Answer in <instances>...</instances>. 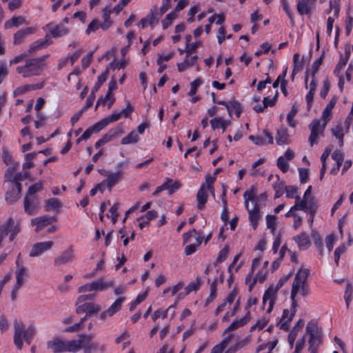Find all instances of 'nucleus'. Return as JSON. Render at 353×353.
Masks as SVG:
<instances>
[{"label":"nucleus","instance_id":"obj_1","mask_svg":"<svg viewBox=\"0 0 353 353\" xmlns=\"http://www.w3.org/2000/svg\"><path fill=\"white\" fill-rule=\"evenodd\" d=\"M48 57V54H45L41 57L26 59L24 65L17 68V72L23 77L37 75L45 66V61Z\"/></svg>","mask_w":353,"mask_h":353},{"label":"nucleus","instance_id":"obj_2","mask_svg":"<svg viewBox=\"0 0 353 353\" xmlns=\"http://www.w3.org/2000/svg\"><path fill=\"white\" fill-rule=\"evenodd\" d=\"M14 343L19 350H21L23 347V339L30 345L34 334L35 328L32 325H30L27 329H25V325L17 321H14Z\"/></svg>","mask_w":353,"mask_h":353},{"label":"nucleus","instance_id":"obj_3","mask_svg":"<svg viewBox=\"0 0 353 353\" xmlns=\"http://www.w3.org/2000/svg\"><path fill=\"white\" fill-rule=\"evenodd\" d=\"M306 334L310 336L308 343L309 353H317L318 348L322 343V331L319 328L317 323L310 321L306 326Z\"/></svg>","mask_w":353,"mask_h":353},{"label":"nucleus","instance_id":"obj_4","mask_svg":"<svg viewBox=\"0 0 353 353\" xmlns=\"http://www.w3.org/2000/svg\"><path fill=\"white\" fill-rule=\"evenodd\" d=\"M310 276V270L307 268L299 269L295 274L291 290V300L293 302V312H294V307H297V302L296 301V296L300 290V285L307 283V279Z\"/></svg>","mask_w":353,"mask_h":353},{"label":"nucleus","instance_id":"obj_5","mask_svg":"<svg viewBox=\"0 0 353 353\" xmlns=\"http://www.w3.org/2000/svg\"><path fill=\"white\" fill-rule=\"evenodd\" d=\"M290 275L284 276L278 281L275 287L270 286L268 289L265 292L263 297V306H264L267 301H268L269 307L268 308L267 313H270L272 311L274 305L277 298V292L287 281Z\"/></svg>","mask_w":353,"mask_h":353},{"label":"nucleus","instance_id":"obj_6","mask_svg":"<svg viewBox=\"0 0 353 353\" xmlns=\"http://www.w3.org/2000/svg\"><path fill=\"white\" fill-rule=\"evenodd\" d=\"M20 231V222L15 221L12 217H10L6 223L0 225V238L3 239L10 233V241H12Z\"/></svg>","mask_w":353,"mask_h":353},{"label":"nucleus","instance_id":"obj_7","mask_svg":"<svg viewBox=\"0 0 353 353\" xmlns=\"http://www.w3.org/2000/svg\"><path fill=\"white\" fill-rule=\"evenodd\" d=\"M327 121H323L321 124V121L319 119L313 120L309 125L311 130L310 135L309 137V142L311 146L318 143V137L323 135V132Z\"/></svg>","mask_w":353,"mask_h":353},{"label":"nucleus","instance_id":"obj_8","mask_svg":"<svg viewBox=\"0 0 353 353\" xmlns=\"http://www.w3.org/2000/svg\"><path fill=\"white\" fill-rule=\"evenodd\" d=\"M8 185V188L6 192L5 199L8 203L13 204L21 197L22 185L13 182Z\"/></svg>","mask_w":353,"mask_h":353},{"label":"nucleus","instance_id":"obj_9","mask_svg":"<svg viewBox=\"0 0 353 353\" xmlns=\"http://www.w3.org/2000/svg\"><path fill=\"white\" fill-rule=\"evenodd\" d=\"M74 250L72 245H70L65 250L56 257L54 260V265L59 267L63 264L71 263L74 259Z\"/></svg>","mask_w":353,"mask_h":353},{"label":"nucleus","instance_id":"obj_10","mask_svg":"<svg viewBox=\"0 0 353 353\" xmlns=\"http://www.w3.org/2000/svg\"><path fill=\"white\" fill-rule=\"evenodd\" d=\"M54 242L51 241L37 243L32 245V250L29 254V256H38L43 254V252L50 250L52 248Z\"/></svg>","mask_w":353,"mask_h":353},{"label":"nucleus","instance_id":"obj_11","mask_svg":"<svg viewBox=\"0 0 353 353\" xmlns=\"http://www.w3.org/2000/svg\"><path fill=\"white\" fill-rule=\"evenodd\" d=\"M24 211L28 215H32L39 208V201L35 196H26L23 201Z\"/></svg>","mask_w":353,"mask_h":353},{"label":"nucleus","instance_id":"obj_12","mask_svg":"<svg viewBox=\"0 0 353 353\" xmlns=\"http://www.w3.org/2000/svg\"><path fill=\"white\" fill-rule=\"evenodd\" d=\"M47 347L54 353H61L66 352L65 341H63L59 338H54L52 340L48 341Z\"/></svg>","mask_w":353,"mask_h":353},{"label":"nucleus","instance_id":"obj_13","mask_svg":"<svg viewBox=\"0 0 353 353\" xmlns=\"http://www.w3.org/2000/svg\"><path fill=\"white\" fill-rule=\"evenodd\" d=\"M54 221L53 217L48 215L34 218L31 220V223L33 225H36L35 231L39 232L46 226L51 224Z\"/></svg>","mask_w":353,"mask_h":353},{"label":"nucleus","instance_id":"obj_14","mask_svg":"<svg viewBox=\"0 0 353 353\" xmlns=\"http://www.w3.org/2000/svg\"><path fill=\"white\" fill-rule=\"evenodd\" d=\"M52 43L50 37L48 34H46L44 39H41L33 42L28 50L29 54H33L38 50L46 48L50 44Z\"/></svg>","mask_w":353,"mask_h":353},{"label":"nucleus","instance_id":"obj_15","mask_svg":"<svg viewBox=\"0 0 353 353\" xmlns=\"http://www.w3.org/2000/svg\"><path fill=\"white\" fill-rule=\"evenodd\" d=\"M249 214V221L254 230H256L258 226V221L261 217L260 206L256 202L252 209L248 210Z\"/></svg>","mask_w":353,"mask_h":353},{"label":"nucleus","instance_id":"obj_16","mask_svg":"<svg viewBox=\"0 0 353 353\" xmlns=\"http://www.w3.org/2000/svg\"><path fill=\"white\" fill-rule=\"evenodd\" d=\"M114 281L111 280L110 281H106L104 280L103 277H101L94 281L92 282V290L93 291H104L109 288H112L114 285Z\"/></svg>","mask_w":353,"mask_h":353},{"label":"nucleus","instance_id":"obj_17","mask_svg":"<svg viewBox=\"0 0 353 353\" xmlns=\"http://www.w3.org/2000/svg\"><path fill=\"white\" fill-rule=\"evenodd\" d=\"M263 133L266 138L268 139V141L265 140V139L260 137V136H254L250 135L249 137V139L252 141L256 145H263L267 144H272L273 143V137L270 132H269L268 130H265L263 131Z\"/></svg>","mask_w":353,"mask_h":353},{"label":"nucleus","instance_id":"obj_18","mask_svg":"<svg viewBox=\"0 0 353 353\" xmlns=\"http://www.w3.org/2000/svg\"><path fill=\"white\" fill-rule=\"evenodd\" d=\"M122 174L121 170H118L114 173H106V185L110 192L112 191V188L121 180Z\"/></svg>","mask_w":353,"mask_h":353},{"label":"nucleus","instance_id":"obj_19","mask_svg":"<svg viewBox=\"0 0 353 353\" xmlns=\"http://www.w3.org/2000/svg\"><path fill=\"white\" fill-rule=\"evenodd\" d=\"M34 28L32 27L26 28L17 31L14 35V45L21 44L26 37L34 33Z\"/></svg>","mask_w":353,"mask_h":353},{"label":"nucleus","instance_id":"obj_20","mask_svg":"<svg viewBox=\"0 0 353 353\" xmlns=\"http://www.w3.org/2000/svg\"><path fill=\"white\" fill-rule=\"evenodd\" d=\"M207 190L208 189L205 188V185L203 184L197 192L196 200L197 208L199 210L203 209L204 205L208 201V195L207 193Z\"/></svg>","mask_w":353,"mask_h":353},{"label":"nucleus","instance_id":"obj_21","mask_svg":"<svg viewBox=\"0 0 353 353\" xmlns=\"http://www.w3.org/2000/svg\"><path fill=\"white\" fill-rule=\"evenodd\" d=\"M315 0H300L297 3V11L300 14H310Z\"/></svg>","mask_w":353,"mask_h":353},{"label":"nucleus","instance_id":"obj_22","mask_svg":"<svg viewBox=\"0 0 353 353\" xmlns=\"http://www.w3.org/2000/svg\"><path fill=\"white\" fill-rule=\"evenodd\" d=\"M243 197L245 199V207L247 210H248L249 207V201H251L255 205L256 202L258 203L259 198H256V192L255 188L253 185L251 186L250 189L243 194Z\"/></svg>","mask_w":353,"mask_h":353},{"label":"nucleus","instance_id":"obj_23","mask_svg":"<svg viewBox=\"0 0 353 353\" xmlns=\"http://www.w3.org/2000/svg\"><path fill=\"white\" fill-rule=\"evenodd\" d=\"M276 141L278 145L288 143L289 134L288 133V130L285 127H281L277 130Z\"/></svg>","mask_w":353,"mask_h":353},{"label":"nucleus","instance_id":"obj_24","mask_svg":"<svg viewBox=\"0 0 353 353\" xmlns=\"http://www.w3.org/2000/svg\"><path fill=\"white\" fill-rule=\"evenodd\" d=\"M19 167V163L13 162L12 165L8 168V169L6 170L4 178H5V183H14V172L16 171V170Z\"/></svg>","mask_w":353,"mask_h":353},{"label":"nucleus","instance_id":"obj_25","mask_svg":"<svg viewBox=\"0 0 353 353\" xmlns=\"http://www.w3.org/2000/svg\"><path fill=\"white\" fill-rule=\"evenodd\" d=\"M337 101V97H333L332 99L330 101L328 104L326 105L325 108L322 112V119L325 121H327L330 120V116L332 112V110L334 108Z\"/></svg>","mask_w":353,"mask_h":353},{"label":"nucleus","instance_id":"obj_26","mask_svg":"<svg viewBox=\"0 0 353 353\" xmlns=\"http://www.w3.org/2000/svg\"><path fill=\"white\" fill-rule=\"evenodd\" d=\"M28 270L24 266L21 265L17 268L15 272L16 274V283L17 288H20L23 283V277L27 274Z\"/></svg>","mask_w":353,"mask_h":353},{"label":"nucleus","instance_id":"obj_27","mask_svg":"<svg viewBox=\"0 0 353 353\" xmlns=\"http://www.w3.org/2000/svg\"><path fill=\"white\" fill-rule=\"evenodd\" d=\"M294 239L298 243L300 249H307L310 245L309 238L305 233L294 236Z\"/></svg>","mask_w":353,"mask_h":353},{"label":"nucleus","instance_id":"obj_28","mask_svg":"<svg viewBox=\"0 0 353 353\" xmlns=\"http://www.w3.org/2000/svg\"><path fill=\"white\" fill-rule=\"evenodd\" d=\"M68 32L69 30L68 28L62 24H59L50 30V34L54 38H58L65 35L68 33Z\"/></svg>","mask_w":353,"mask_h":353},{"label":"nucleus","instance_id":"obj_29","mask_svg":"<svg viewBox=\"0 0 353 353\" xmlns=\"http://www.w3.org/2000/svg\"><path fill=\"white\" fill-rule=\"evenodd\" d=\"M125 300V297H119L118 298L114 303L110 305V307L106 310L108 312V315L109 316H113L116 312L119 311L121 308V305L123 301Z\"/></svg>","mask_w":353,"mask_h":353},{"label":"nucleus","instance_id":"obj_30","mask_svg":"<svg viewBox=\"0 0 353 353\" xmlns=\"http://www.w3.org/2000/svg\"><path fill=\"white\" fill-rule=\"evenodd\" d=\"M159 13L158 12L157 8L155 6L150 10V13L147 15L148 23L153 28L159 23L160 18Z\"/></svg>","mask_w":353,"mask_h":353},{"label":"nucleus","instance_id":"obj_31","mask_svg":"<svg viewBox=\"0 0 353 353\" xmlns=\"http://www.w3.org/2000/svg\"><path fill=\"white\" fill-rule=\"evenodd\" d=\"M300 54L295 53L293 56V70L292 76H295L296 74L301 72L303 68V60H299Z\"/></svg>","mask_w":353,"mask_h":353},{"label":"nucleus","instance_id":"obj_32","mask_svg":"<svg viewBox=\"0 0 353 353\" xmlns=\"http://www.w3.org/2000/svg\"><path fill=\"white\" fill-rule=\"evenodd\" d=\"M139 140V137L135 131H132L130 132L126 137H123L121 141V143L122 145H127V144H134L137 143Z\"/></svg>","mask_w":353,"mask_h":353},{"label":"nucleus","instance_id":"obj_33","mask_svg":"<svg viewBox=\"0 0 353 353\" xmlns=\"http://www.w3.org/2000/svg\"><path fill=\"white\" fill-rule=\"evenodd\" d=\"M277 181L273 184V189L275 191L274 198L277 199L281 197L283 194V190L285 187L283 181H279V176L276 175Z\"/></svg>","mask_w":353,"mask_h":353},{"label":"nucleus","instance_id":"obj_34","mask_svg":"<svg viewBox=\"0 0 353 353\" xmlns=\"http://www.w3.org/2000/svg\"><path fill=\"white\" fill-rule=\"evenodd\" d=\"M61 207V203L59 199L57 198H51L46 201V211H50L56 210Z\"/></svg>","mask_w":353,"mask_h":353},{"label":"nucleus","instance_id":"obj_35","mask_svg":"<svg viewBox=\"0 0 353 353\" xmlns=\"http://www.w3.org/2000/svg\"><path fill=\"white\" fill-rule=\"evenodd\" d=\"M202 283V281L199 277H197L193 282L190 283L185 288V294H190L192 291H197Z\"/></svg>","mask_w":353,"mask_h":353},{"label":"nucleus","instance_id":"obj_36","mask_svg":"<svg viewBox=\"0 0 353 353\" xmlns=\"http://www.w3.org/2000/svg\"><path fill=\"white\" fill-rule=\"evenodd\" d=\"M108 74H109V69H108V68H107L105 69V70L101 75L99 76L98 81L95 83L92 91H93L94 92H97L98 91V90L101 86V85L106 81Z\"/></svg>","mask_w":353,"mask_h":353},{"label":"nucleus","instance_id":"obj_37","mask_svg":"<svg viewBox=\"0 0 353 353\" xmlns=\"http://www.w3.org/2000/svg\"><path fill=\"white\" fill-rule=\"evenodd\" d=\"M298 110H299V108L296 105V104L294 103L292 105L291 110L288 114L287 121H288V125L291 127H295V125L296 124V121L293 119L295 117V115L296 114V113L298 112Z\"/></svg>","mask_w":353,"mask_h":353},{"label":"nucleus","instance_id":"obj_38","mask_svg":"<svg viewBox=\"0 0 353 353\" xmlns=\"http://www.w3.org/2000/svg\"><path fill=\"white\" fill-rule=\"evenodd\" d=\"M296 307H294V312H293V302H292L291 309H290V315L289 316V319L285 320L283 323H279V327L280 329L288 331L290 328V323L292 320L294 316L295 315L296 312Z\"/></svg>","mask_w":353,"mask_h":353},{"label":"nucleus","instance_id":"obj_39","mask_svg":"<svg viewBox=\"0 0 353 353\" xmlns=\"http://www.w3.org/2000/svg\"><path fill=\"white\" fill-rule=\"evenodd\" d=\"M65 344L66 352H77L81 349L78 340L65 341Z\"/></svg>","mask_w":353,"mask_h":353},{"label":"nucleus","instance_id":"obj_40","mask_svg":"<svg viewBox=\"0 0 353 353\" xmlns=\"http://www.w3.org/2000/svg\"><path fill=\"white\" fill-rule=\"evenodd\" d=\"M245 325V319L234 320L225 330L224 334L234 331Z\"/></svg>","mask_w":353,"mask_h":353},{"label":"nucleus","instance_id":"obj_41","mask_svg":"<svg viewBox=\"0 0 353 353\" xmlns=\"http://www.w3.org/2000/svg\"><path fill=\"white\" fill-rule=\"evenodd\" d=\"M312 238L315 245L319 250L320 254H322L323 243L321 235L316 231L312 230Z\"/></svg>","mask_w":353,"mask_h":353},{"label":"nucleus","instance_id":"obj_42","mask_svg":"<svg viewBox=\"0 0 353 353\" xmlns=\"http://www.w3.org/2000/svg\"><path fill=\"white\" fill-rule=\"evenodd\" d=\"M93 338V334H81L78 339L79 345H81V348H84L85 346L90 345V341L92 340Z\"/></svg>","mask_w":353,"mask_h":353},{"label":"nucleus","instance_id":"obj_43","mask_svg":"<svg viewBox=\"0 0 353 353\" xmlns=\"http://www.w3.org/2000/svg\"><path fill=\"white\" fill-rule=\"evenodd\" d=\"M108 125V121H106L105 118L101 119L99 122L90 127L92 134L100 132L102 129L105 128Z\"/></svg>","mask_w":353,"mask_h":353},{"label":"nucleus","instance_id":"obj_44","mask_svg":"<svg viewBox=\"0 0 353 353\" xmlns=\"http://www.w3.org/2000/svg\"><path fill=\"white\" fill-rule=\"evenodd\" d=\"M108 125V121H106L105 118L101 119L99 122L90 127L92 134L100 132L102 129L105 128Z\"/></svg>","mask_w":353,"mask_h":353},{"label":"nucleus","instance_id":"obj_45","mask_svg":"<svg viewBox=\"0 0 353 353\" xmlns=\"http://www.w3.org/2000/svg\"><path fill=\"white\" fill-rule=\"evenodd\" d=\"M123 133V129L121 124H119L114 128L110 129L108 134L110 135L112 140L120 137Z\"/></svg>","mask_w":353,"mask_h":353},{"label":"nucleus","instance_id":"obj_46","mask_svg":"<svg viewBox=\"0 0 353 353\" xmlns=\"http://www.w3.org/2000/svg\"><path fill=\"white\" fill-rule=\"evenodd\" d=\"M216 283H217V279H215L210 284V294L205 301V305H208L210 302H212L216 298V290H216Z\"/></svg>","mask_w":353,"mask_h":353},{"label":"nucleus","instance_id":"obj_47","mask_svg":"<svg viewBox=\"0 0 353 353\" xmlns=\"http://www.w3.org/2000/svg\"><path fill=\"white\" fill-rule=\"evenodd\" d=\"M177 17V14L175 12H171L168 14L165 19L162 21L163 28L165 30L168 28L172 23V21L175 19Z\"/></svg>","mask_w":353,"mask_h":353},{"label":"nucleus","instance_id":"obj_48","mask_svg":"<svg viewBox=\"0 0 353 353\" xmlns=\"http://www.w3.org/2000/svg\"><path fill=\"white\" fill-rule=\"evenodd\" d=\"M24 22H25L24 17H23L21 16L14 17L9 21L6 23V27H12V26L17 27L19 25L23 24Z\"/></svg>","mask_w":353,"mask_h":353},{"label":"nucleus","instance_id":"obj_49","mask_svg":"<svg viewBox=\"0 0 353 353\" xmlns=\"http://www.w3.org/2000/svg\"><path fill=\"white\" fill-rule=\"evenodd\" d=\"M148 296V291H145L141 294H139L136 299L131 303L130 310H134L136 307L139 305L142 301H143Z\"/></svg>","mask_w":353,"mask_h":353},{"label":"nucleus","instance_id":"obj_50","mask_svg":"<svg viewBox=\"0 0 353 353\" xmlns=\"http://www.w3.org/2000/svg\"><path fill=\"white\" fill-rule=\"evenodd\" d=\"M229 253V248L225 246L222 250H220L219 253V256L216 259V261L214 263V265H216L217 263H221L224 261Z\"/></svg>","mask_w":353,"mask_h":353},{"label":"nucleus","instance_id":"obj_51","mask_svg":"<svg viewBox=\"0 0 353 353\" xmlns=\"http://www.w3.org/2000/svg\"><path fill=\"white\" fill-rule=\"evenodd\" d=\"M43 189V185L41 183H37L30 185L28 188L27 196H34L33 194L41 191Z\"/></svg>","mask_w":353,"mask_h":353},{"label":"nucleus","instance_id":"obj_52","mask_svg":"<svg viewBox=\"0 0 353 353\" xmlns=\"http://www.w3.org/2000/svg\"><path fill=\"white\" fill-rule=\"evenodd\" d=\"M267 227L271 229L272 232L274 233L276 229V220L275 216L268 214L266 216Z\"/></svg>","mask_w":353,"mask_h":353},{"label":"nucleus","instance_id":"obj_53","mask_svg":"<svg viewBox=\"0 0 353 353\" xmlns=\"http://www.w3.org/2000/svg\"><path fill=\"white\" fill-rule=\"evenodd\" d=\"M100 21L98 19H93L88 25V28L85 31L87 34H90L91 32H95L100 28Z\"/></svg>","mask_w":353,"mask_h":353},{"label":"nucleus","instance_id":"obj_54","mask_svg":"<svg viewBox=\"0 0 353 353\" xmlns=\"http://www.w3.org/2000/svg\"><path fill=\"white\" fill-rule=\"evenodd\" d=\"M347 62V58H343V57H341L339 63H337V65L334 70V74L336 76L340 75V73H341L342 69L345 67Z\"/></svg>","mask_w":353,"mask_h":353},{"label":"nucleus","instance_id":"obj_55","mask_svg":"<svg viewBox=\"0 0 353 353\" xmlns=\"http://www.w3.org/2000/svg\"><path fill=\"white\" fill-rule=\"evenodd\" d=\"M101 310V306L97 304L90 303L86 317H90L92 315L98 313Z\"/></svg>","mask_w":353,"mask_h":353},{"label":"nucleus","instance_id":"obj_56","mask_svg":"<svg viewBox=\"0 0 353 353\" xmlns=\"http://www.w3.org/2000/svg\"><path fill=\"white\" fill-rule=\"evenodd\" d=\"M239 305H240V301L239 299H238L236 303H235V305L232 309V312H231V313L230 314L229 312H227L223 316V319H222V321H228L229 319H230V316H233L236 314L237 310H239Z\"/></svg>","mask_w":353,"mask_h":353},{"label":"nucleus","instance_id":"obj_57","mask_svg":"<svg viewBox=\"0 0 353 353\" xmlns=\"http://www.w3.org/2000/svg\"><path fill=\"white\" fill-rule=\"evenodd\" d=\"M352 285L350 283H349L346 286V290H345V295H344L345 301L346 303V306L347 308L349 307L350 302L352 299Z\"/></svg>","mask_w":353,"mask_h":353},{"label":"nucleus","instance_id":"obj_58","mask_svg":"<svg viewBox=\"0 0 353 353\" xmlns=\"http://www.w3.org/2000/svg\"><path fill=\"white\" fill-rule=\"evenodd\" d=\"M278 94L279 93L276 92L275 96L272 99H270L269 97H265L263 100L264 108H268V106H274L276 102Z\"/></svg>","mask_w":353,"mask_h":353},{"label":"nucleus","instance_id":"obj_59","mask_svg":"<svg viewBox=\"0 0 353 353\" xmlns=\"http://www.w3.org/2000/svg\"><path fill=\"white\" fill-rule=\"evenodd\" d=\"M202 83V80L201 79H196L194 81H192L191 85L190 90L188 92L189 96H193L196 94L197 88Z\"/></svg>","mask_w":353,"mask_h":353},{"label":"nucleus","instance_id":"obj_60","mask_svg":"<svg viewBox=\"0 0 353 353\" xmlns=\"http://www.w3.org/2000/svg\"><path fill=\"white\" fill-rule=\"evenodd\" d=\"M323 55H321L318 59H316L312 64V77H314L316 73L318 72L320 65L323 63Z\"/></svg>","mask_w":353,"mask_h":353},{"label":"nucleus","instance_id":"obj_61","mask_svg":"<svg viewBox=\"0 0 353 353\" xmlns=\"http://www.w3.org/2000/svg\"><path fill=\"white\" fill-rule=\"evenodd\" d=\"M277 166L283 172H286L288 170L289 165L283 157H279L277 159Z\"/></svg>","mask_w":353,"mask_h":353},{"label":"nucleus","instance_id":"obj_62","mask_svg":"<svg viewBox=\"0 0 353 353\" xmlns=\"http://www.w3.org/2000/svg\"><path fill=\"white\" fill-rule=\"evenodd\" d=\"M286 197L294 198L297 193L298 188L294 185H288L285 187Z\"/></svg>","mask_w":353,"mask_h":353},{"label":"nucleus","instance_id":"obj_63","mask_svg":"<svg viewBox=\"0 0 353 353\" xmlns=\"http://www.w3.org/2000/svg\"><path fill=\"white\" fill-rule=\"evenodd\" d=\"M300 181L301 183H305L309 177V170L306 168H299V169Z\"/></svg>","mask_w":353,"mask_h":353},{"label":"nucleus","instance_id":"obj_64","mask_svg":"<svg viewBox=\"0 0 353 353\" xmlns=\"http://www.w3.org/2000/svg\"><path fill=\"white\" fill-rule=\"evenodd\" d=\"M2 159L3 161L8 165L9 163H12V157L7 148H4L2 152Z\"/></svg>","mask_w":353,"mask_h":353}]
</instances>
